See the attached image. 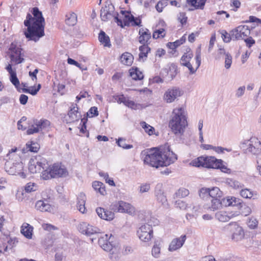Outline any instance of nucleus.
Masks as SVG:
<instances>
[{
  "instance_id": "3c124183",
  "label": "nucleus",
  "mask_w": 261,
  "mask_h": 261,
  "mask_svg": "<svg viewBox=\"0 0 261 261\" xmlns=\"http://www.w3.org/2000/svg\"><path fill=\"white\" fill-rule=\"evenodd\" d=\"M236 200V197H227L226 198H222V206H232V201Z\"/></svg>"
},
{
  "instance_id": "c756f323",
  "label": "nucleus",
  "mask_w": 261,
  "mask_h": 261,
  "mask_svg": "<svg viewBox=\"0 0 261 261\" xmlns=\"http://www.w3.org/2000/svg\"><path fill=\"white\" fill-rule=\"evenodd\" d=\"M35 207L37 210L41 212H48L50 211L51 209L50 205L43 200L37 201Z\"/></svg>"
},
{
  "instance_id": "dca6fc26",
  "label": "nucleus",
  "mask_w": 261,
  "mask_h": 261,
  "mask_svg": "<svg viewBox=\"0 0 261 261\" xmlns=\"http://www.w3.org/2000/svg\"><path fill=\"white\" fill-rule=\"evenodd\" d=\"M182 92L179 88H173L169 89L164 94V99L168 103L172 102L175 99L180 96Z\"/></svg>"
},
{
  "instance_id": "79ce46f5",
  "label": "nucleus",
  "mask_w": 261,
  "mask_h": 261,
  "mask_svg": "<svg viewBox=\"0 0 261 261\" xmlns=\"http://www.w3.org/2000/svg\"><path fill=\"white\" fill-rule=\"evenodd\" d=\"M125 141L126 139L123 138H119L116 140L117 145L123 149H129L133 147V145L126 144Z\"/></svg>"
},
{
  "instance_id": "7c9ffc66",
  "label": "nucleus",
  "mask_w": 261,
  "mask_h": 261,
  "mask_svg": "<svg viewBox=\"0 0 261 261\" xmlns=\"http://www.w3.org/2000/svg\"><path fill=\"white\" fill-rule=\"evenodd\" d=\"M209 192V199H221L223 197V192L218 187H213L211 189L210 188Z\"/></svg>"
},
{
  "instance_id": "680f3d73",
  "label": "nucleus",
  "mask_w": 261,
  "mask_h": 261,
  "mask_svg": "<svg viewBox=\"0 0 261 261\" xmlns=\"http://www.w3.org/2000/svg\"><path fill=\"white\" fill-rule=\"evenodd\" d=\"M258 224V221L255 218H252L247 222L248 227L251 229L256 228Z\"/></svg>"
},
{
  "instance_id": "4be33fe9",
  "label": "nucleus",
  "mask_w": 261,
  "mask_h": 261,
  "mask_svg": "<svg viewBox=\"0 0 261 261\" xmlns=\"http://www.w3.org/2000/svg\"><path fill=\"white\" fill-rule=\"evenodd\" d=\"M211 204H204L203 207L208 211H215L222 207V198L211 199Z\"/></svg>"
},
{
  "instance_id": "6ab92c4d",
  "label": "nucleus",
  "mask_w": 261,
  "mask_h": 261,
  "mask_svg": "<svg viewBox=\"0 0 261 261\" xmlns=\"http://www.w3.org/2000/svg\"><path fill=\"white\" fill-rule=\"evenodd\" d=\"M159 220L155 218L154 217H151L149 220H148L147 223L145 224L142 225L138 231H140L142 232V231L145 232H151V233L153 232L152 226H156L159 224Z\"/></svg>"
},
{
  "instance_id": "473e14b6",
  "label": "nucleus",
  "mask_w": 261,
  "mask_h": 261,
  "mask_svg": "<svg viewBox=\"0 0 261 261\" xmlns=\"http://www.w3.org/2000/svg\"><path fill=\"white\" fill-rule=\"evenodd\" d=\"M121 13L124 15V25L129 26L130 23H133L135 20V17L128 11H121Z\"/></svg>"
},
{
  "instance_id": "39448f33",
  "label": "nucleus",
  "mask_w": 261,
  "mask_h": 261,
  "mask_svg": "<svg viewBox=\"0 0 261 261\" xmlns=\"http://www.w3.org/2000/svg\"><path fill=\"white\" fill-rule=\"evenodd\" d=\"M217 159L211 156H200L190 163V165L196 167H203L206 168H214L218 167V163H216Z\"/></svg>"
},
{
  "instance_id": "c9c22d12",
  "label": "nucleus",
  "mask_w": 261,
  "mask_h": 261,
  "mask_svg": "<svg viewBox=\"0 0 261 261\" xmlns=\"http://www.w3.org/2000/svg\"><path fill=\"white\" fill-rule=\"evenodd\" d=\"M92 187L96 191L102 195L106 193L105 185L101 182L95 181L92 184Z\"/></svg>"
},
{
  "instance_id": "aec40b11",
  "label": "nucleus",
  "mask_w": 261,
  "mask_h": 261,
  "mask_svg": "<svg viewBox=\"0 0 261 261\" xmlns=\"http://www.w3.org/2000/svg\"><path fill=\"white\" fill-rule=\"evenodd\" d=\"M195 60H196V64L197 65V67H196V69H194L193 67V66L190 62H189L188 63H186L185 65H182L183 66L187 67L189 69V70L190 71V74H193L195 73L201 64V49H200V47H199L196 49V51L195 53Z\"/></svg>"
},
{
  "instance_id": "f03ea898",
  "label": "nucleus",
  "mask_w": 261,
  "mask_h": 261,
  "mask_svg": "<svg viewBox=\"0 0 261 261\" xmlns=\"http://www.w3.org/2000/svg\"><path fill=\"white\" fill-rule=\"evenodd\" d=\"M145 154L144 163L156 168L169 166L177 159V155L169 147L163 150L152 148L147 150Z\"/></svg>"
},
{
  "instance_id": "7ed1b4c3",
  "label": "nucleus",
  "mask_w": 261,
  "mask_h": 261,
  "mask_svg": "<svg viewBox=\"0 0 261 261\" xmlns=\"http://www.w3.org/2000/svg\"><path fill=\"white\" fill-rule=\"evenodd\" d=\"M184 109L182 108L175 109L169 122V127L176 136L184 134L188 124Z\"/></svg>"
},
{
  "instance_id": "6e6d98bb",
  "label": "nucleus",
  "mask_w": 261,
  "mask_h": 261,
  "mask_svg": "<svg viewBox=\"0 0 261 261\" xmlns=\"http://www.w3.org/2000/svg\"><path fill=\"white\" fill-rule=\"evenodd\" d=\"M89 225V224L85 222L80 223L78 226L79 231L82 233L85 234L87 229H88Z\"/></svg>"
},
{
  "instance_id": "4d7b16f0",
  "label": "nucleus",
  "mask_w": 261,
  "mask_h": 261,
  "mask_svg": "<svg viewBox=\"0 0 261 261\" xmlns=\"http://www.w3.org/2000/svg\"><path fill=\"white\" fill-rule=\"evenodd\" d=\"M21 90L23 92L29 93L32 95H35L38 93V91L36 89V87L35 86L30 87L29 88H23L21 89Z\"/></svg>"
},
{
  "instance_id": "72a5a7b5",
  "label": "nucleus",
  "mask_w": 261,
  "mask_h": 261,
  "mask_svg": "<svg viewBox=\"0 0 261 261\" xmlns=\"http://www.w3.org/2000/svg\"><path fill=\"white\" fill-rule=\"evenodd\" d=\"M65 22L69 26L74 25L77 22L76 15L74 13H70L66 15Z\"/></svg>"
},
{
  "instance_id": "a18cd8bd",
  "label": "nucleus",
  "mask_w": 261,
  "mask_h": 261,
  "mask_svg": "<svg viewBox=\"0 0 261 261\" xmlns=\"http://www.w3.org/2000/svg\"><path fill=\"white\" fill-rule=\"evenodd\" d=\"M210 188H202L199 190V196L202 199H209Z\"/></svg>"
},
{
  "instance_id": "c85d7f7f",
  "label": "nucleus",
  "mask_w": 261,
  "mask_h": 261,
  "mask_svg": "<svg viewBox=\"0 0 261 261\" xmlns=\"http://www.w3.org/2000/svg\"><path fill=\"white\" fill-rule=\"evenodd\" d=\"M188 5L194 7L195 9L203 10L206 0H186Z\"/></svg>"
},
{
  "instance_id": "f257e3e1",
  "label": "nucleus",
  "mask_w": 261,
  "mask_h": 261,
  "mask_svg": "<svg viewBox=\"0 0 261 261\" xmlns=\"http://www.w3.org/2000/svg\"><path fill=\"white\" fill-rule=\"evenodd\" d=\"M31 12L33 17L28 13L24 21V25L27 27L24 34L29 40L37 42L44 35L45 20L38 8H33Z\"/></svg>"
},
{
  "instance_id": "49530a36",
  "label": "nucleus",
  "mask_w": 261,
  "mask_h": 261,
  "mask_svg": "<svg viewBox=\"0 0 261 261\" xmlns=\"http://www.w3.org/2000/svg\"><path fill=\"white\" fill-rule=\"evenodd\" d=\"M100 232V229L95 226L89 225L88 229H87L85 234L87 236H91Z\"/></svg>"
},
{
  "instance_id": "20e7f679",
  "label": "nucleus",
  "mask_w": 261,
  "mask_h": 261,
  "mask_svg": "<svg viewBox=\"0 0 261 261\" xmlns=\"http://www.w3.org/2000/svg\"><path fill=\"white\" fill-rule=\"evenodd\" d=\"M68 174L66 168L61 164L55 163L52 165L48 164L45 170H43L41 177L43 179L47 180L52 178L66 176Z\"/></svg>"
},
{
  "instance_id": "4468645a",
  "label": "nucleus",
  "mask_w": 261,
  "mask_h": 261,
  "mask_svg": "<svg viewBox=\"0 0 261 261\" xmlns=\"http://www.w3.org/2000/svg\"><path fill=\"white\" fill-rule=\"evenodd\" d=\"M154 193L155 199L159 203L163 205L167 204V199L164 193L162 184L158 183L156 185Z\"/></svg>"
},
{
  "instance_id": "5fc2aeb1",
  "label": "nucleus",
  "mask_w": 261,
  "mask_h": 261,
  "mask_svg": "<svg viewBox=\"0 0 261 261\" xmlns=\"http://www.w3.org/2000/svg\"><path fill=\"white\" fill-rule=\"evenodd\" d=\"M112 235L111 234L110 237H109L108 234H103L102 236H101L100 238L98 239V244L101 247L106 244V243L108 242L110 239V237Z\"/></svg>"
},
{
  "instance_id": "338daca9",
  "label": "nucleus",
  "mask_w": 261,
  "mask_h": 261,
  "mask_svg": "<svg viewBox=\"0 0 261 261\" xmlns=\"http://www.w3.org/2000/svg\"><path fill=\"white\" fill-rule=\"evenodd\" d=\"M178 19L181 23V25H183L187 23V17L186 16V14L185 13H180Z\"/></svg>"
},
{
  "instance_id": "e2e57ef3",
  "label": "nucleus",
  "mask_w": 261,
  "mask_h": 261,
  "mask_svg": "<svg viewBox=\"0 0 261 261\" xmlns=\"http://www.w3.org/2000/svg\"><path fill=\"white\" fill-rule=\"evenodd\" d=\"M86 195L84 193H80L77 197V205H84L86 202Z\"/></svg>"
},
{
  "instance_id": "4c0bfd02",
  "label": "nucleus",
  "mask_w": 261,
  "mask_h": 261,
  "mask_svg": "<svg viewBox=\"0 0 261 261\" xmlns=\"http://www.w3.org/2000/svg\"><path fill=\"white\" fill-rule=\"evenodd\" d=\"M137 233L140 239L145 242H149L153 237V232L151 233V232L148 231L140 232V231H137Z\"/></svg>"
},
{
  "instance_id": "37998d69",
  "label": "nucleus",
  "mask_w": 261,
  "mask_h": 261,
  "mask_svg": "<svg viewBox=\"0 0 261 261\" xmlns=\"http://www.w3.org/2000/svg\"><path fill=\"white\" fill-rule=\"evenodd\" d=\"M10 81L12 84L15 87L19 92H20V89L19 88L20 85L19 81L17 77L16 72L12 73L10 75Z\"/></svg>"
},
{
  "instance_id": "5701e85b",
  "label": "nucleus",
  "mask_w": 261,
  "mask_h": 261,
  "mask_svg": "<svg viewBox=\"0 0 261 261\" xmlns=\"http://www.w3.org/2000/svg\"><path fill=\"white\" fill-rule=\"evenodd\" d=\"M11 53L10 59L11 62H14L16 64H20L24 61V59L21 57V48L18 47L10 48Z\"/></svg>"
},
{
  "instance_id": "f3484780",
  "label": "nucleus",
  "mask_w": 261,
  "mask_h": 261,
  "mask_svg": "<svg viewBox=\"0 0 261 261\" xmlns=\"http://www.w3.org/2000/svg\"><path fill=\"white\" fill-rule=\"evenodd\" d=\"M197 199L193 198L192 199V203L191 204H187L186 202L181 200H178L175 202V205L176 207H179L181 210H186L187 208L192 207L194 212H197L200 210V205L197 204Z\"/></svg>"
},
{
  "instance_id": "393cba45",
  "label": "nucleus",
  "mask_w": 261,
  "mask_h": 261,
  "mask_svg": "<svg viewBox=\"0 0 261 261\" xmlns=\"http://www.w3.org/2000/svg\"><path fill=\"white\" fill-rule=\"evenodd\" d=\"M234 214L225 211H219L215 214L216 218L220 222H227L231 218L234 217Z\"/></svg>"
},
{
  "instance_id": "412c9836",
  "label": "nucleus",
  "mask_w": 261,
  "mask_h": 261,
  "mask_svg": "<svg viewBox=\"0 0 261 261\" xmlns=\"http://www.w3.org/2000/svg\"><path fill=\"white\" fill-rule=\"evenodd\" d=\"M68 115L72 121H77L81 118V114L79 111V108L76 103H73L71 104Z\"/></svg>"
},
{
  "instance_id": "a878e982",
  "label": "nucleus",
  "mask_w": 261,
  "mask_h": 261,
  "mask_svg": "<svg viewBox=\"0 0 261 261\" xmlns=\"http://www.w3.org/2000/svg\"><path fill=\"white\" fill-rule=\"evenodd\" d=\"M129 76L135 81L141 80L144 78V75L138 67H132L129 70Z\"/></svg>"
},
{
  "instance_id": "774afa93",
  "label": "nucleus",
  "mask_w": 261,
  "mask_h": 261,
  "mask_svg": "<svg viewBox=\"0 0 261 261\" xmlns=\"http://www.w3.org/2000/svg\"><path fill=\"white\" fill-rule=\"evenodd\" d=\"M114 98L118 103H123V104H124L125 101L126 99V97H125L123 94H121L120 95H115L114 96Z\"/></svg>"
},
{
  "instance_id": "052dcab7",
  "label": "nucleus",
  "mask_w": 261,
  "mask_h": 261,
  "mask_svg": "<svg viewBox=\"0 0 261 261\" xmlns=\"http://www.w3.org/2000/svg\"><path fill=\"white\" fill-rule=\"evenodd\" d=\"M232 64V57L231 56L227 53L226 54L225 57V67L226 69H229Z\"/></svg>"
},
{
  "instance_id": "864d4df0",
  "label": "nucleus",
  "mask_w": 261,
  "mask_h": 261,
  "mask_svg": "<svg viewBox=\"0 0 261 261\" xmlns=\"http://www.w3.org/2000/svg\"><path fill=\"white\" fill-rule=\"evenodd\" d=\"M150 190V184L149 183L142 184L139 187V192L141 194L148 192Z\"/></svg>"
},
{
  "instance_id": "9d476101",
  "label": "nucleus",
  "mask_w": 261,
  "mask_h": 261,
  "mask_svg": "<svg viewBox=\"0 0 261 261\" xmlns=\"http://www.w3.org/2000/svg\"><path fill=\"white\" fill-rule=\"evenodd\" d=\"M115 8L110 2H107L105 7L100 10V17L102 21H107L115 14Z\"/></svg>"
},
{
  "instance_id": "6e6552de",
  "label": "nucleus",
  "mask_w": 261,
  "mask_h": 261,
  "mask_svg": "<svg viewBox=\"0 0 261 261\" xmlns=\"http://www.w3.org/2000/svg\"><path fill=\"white\" fill-rule=\"evenodd\" d=\"M50 125V122L46 119H34L33 124L30 126L27 131L28 135H32L41 131Z\"/></svg>"
},
{
  "instance_id": "bf43d9fd",
  "label": "nucleus",
  "mask_w": 261,
  "mask_h": 261,
  "mask_svg": "<svg viewBox=\"0 0 261 261\" xmlns=\"http://www.w3.org/2000/svg\"><path fill=\"white\" fill-rule=\"evenodd\" d=\"M246 87L245 86L239 87L235 92V96L239 98L241 97L245 93Z\"/></svg>"
},
{
  "instance_id": "de8ad7c7",
  "label": "nucleus",
  "mask_w": 261,
  "mask_h": 261,
  "mask_svg": "<svg viewBox=\"0 0 261 261\" xmlns=\"http://www.w3.org/2000/svg\"><path fill=\"white\" fill-rule=\"evenodd\" d=\"M161 248L160 244L158 242H155L152 249V254L156 258H158L160 254Z\"/></svg>"
},
{
  "instance_id": "1a4fd4ad",
  "label": "nucleus",
  "mask_w": 261,
  "mask_h": 261,
  "mask_svg": "<svg viewBox=\"0 0 261 261\" xmlns=\"http://www.w3.org/2000/svg\"><path fill=\"white\" fill-rule=\"evenodd\" d=\"M111 209L114 212L132 214L134 212V207L129 203L119 201L111 205Z\"/></svg>"
},
{
  "instance_id": "f704fd0d",
  "label": "nucleus",
  "mask_w": 261,
  "mask_h": 261,
  "mask_svg": "<svg viewBox=\"0 0 261 261\" xmlns=\"http://www.w3.org/2000/svg\"><path fill=\"white\" fill-rule=\"evenodd\" d=\"M240 194L243 198L246 199H251L252 197L253 199H255V198L253 197V196L257 195L256 193L249 189H242L240 192Z\"/></svg>"
},
{
  "instance_id": "bb28decb",
  "label": "nucleus",
  "mask_w": 261,
  "mask_h": 261,
  "mask_svg": "<svg viewBox=\"0 0 261 261\" xmlns=\"http://www.w3.org/2000/svg\"><path fill=\"white\" fill-rule=\"evenodd\" d=\"M33 227L29 224L24 223L22 224L21 229V233L27 239H30L32 237Z\"/></svg>"
},
{
  "instance_id": "603ef678",
  "label": "nucleus",
  "mask_w": 261,
  "mask_h": 261,
  "mask_svg": "<svg viewBox=\"0 0 261 261\" xmlns=\"http://www.w3.org/2000/svg\"><path fill=\"white\" fill-rule=\"evenodd\" d=\"M39 148V145L37 143L31 142V144H27V148L31 152H37Z\"/></svg>"
},
{
  "instance_id": "a211bd4d",
  "label": "nucleus",
  "mask_w": 261,
  "mask_h": 261,
  "mask_svg": "<svg viewBox=\"0 0 261 261\" xmlns=\"http://www.w3.org/2000/svg\"><path fill=\"white\" fill-rule=\"evenodd\" d=\"M96 212L99 217L102 219L111 221L114 218V213L107 209L99 207L96 209Z\"/></svg>"
},
{
  "instance_id": "09e8293b",
  "label": "nucleus",
  "mask_w": 261,
  "mask_h": 261,
  "mask_svg": "<svg viewBox=\"0 0 261 261\" xmlns=\"http://www.w3.org/2000/svg\"><path fill=\"white\" fill-rule=\"evenodd\" d=\"M189 194V190L184 188H180L175 194L177 198L184 197L188 196Z\"/></svg>"
},
{
  "instance_id": "c03bdc74",
  "label": "nucleus",
  "mask_w": 261,
  "mask_h": 261,
  "mask_svg": "<svg viewBox=\"0 0 261 261\" xmlns=\"http://www.w3.org/2000/svg\"><path fill=\"white\" fill-rule=\"evenodd\" d=\"M141 126L144 129L145 132L147 133L149 135H151L153 134V132H154V128L146 123L144 121H142L140 123Z\"/></svg>"
},
{
  "instance_id": "0eeeda50",
  "label": "nucleus",
  "mask_w": 261,
  "mask_h": 261,
  "mask_svg": "<svg viewBox=\"0 0 261 261\" xmlns=\"http://www.w3.org/2000/svg\"><path fill=\"white\" fill-rule=\"evenodd\" d=\"M48 167V163L45 159H31L29 164V170L32 173H36L37 172H42L43 170H45Z\"/></svg>"
},
{
  "instance_id": "e433bc0d",
  "label": "nucleus",
  "mask_w": 261,
  "mask_h": 261,
  "mask_svg": "<svg viewBox=\"0 0 261 261\" xmlns=\"http://www.w3.org/2000/svg\"><path fill=\"white\" fill-rule=\"evenodd\" d=\"M226 184L234 189H241L244 186L239 181L232 178H227L226 179Z\"/></svg>"
},
{
  "instance_id": "423d86ee",
  "label": "nucleus",
  "mask_w": 261,
  "mask_h": 261,
  "mask_svg": "<svg viewBox=\"0 0 261 261\" xmlns=\"http://www.w3.org/2000/svg\"><path fill=\"white\" fill-rule=\"evenodd\" d=\"M5 171L10 175H19L22 178H25L26 175L23 170V165L22 162L13 163L12 161H8L5 165Z\"/></svg>"
},
{
  "instance_id": "0e129e2a",
  "label": "nucleus",
  "mask_w": 261,
  "mask_h": 261,
  "mask_svg": "<svg viewBox=\"0 0 261 261\" xmlns=\"http://www.w3.org/2000/svg\"><path fill=\"white\" fill-rule=\"evenodd\" d=\"M89 114H91L90 117H93V116H97L98 115V112L97 110V108L96 107H91L89 111L87 113V116H89Z\"/></svg>"
},
{
  "instance_id": "13d9d810",
  "label": "nucleus",
  "mask_w": 261,
  "mask_h": 261,
  "mask_svg": "<svg viewBox=\"0 0 261 261\" xmlns=\"http://www.w3.org/2000/svg\"><path fill=\"white\" fill-rule=\"evenodd\" d=\"M124 105L126 107L134 110L137 109L138 107V104L136 103L134 101L130 100L127 98Z\"/></svg>"
},
{
  "instance_id": "58836bf2",
  "label": "nucleus",
  "mask_w": 261,
  "mask_h": 261,
  "mask_svg": "<svg viewBox=\"0 0 261 261\" xmlns=\"http://www.w3.org/2000/svg\"><path fill=\"white\" fill-rule=\"evenodd\" d=\"M193 57V54L192 51H189L185 53L180 60L181 65H185L186 63L190 62L191 60Z\"/></svg>"
},
{
  "instance_id": "2eb2a0df",
  "label": "nucleus",
  "mask_w": 261,
  "mask_h": 261,
  "mask_svg": "<svg viewBox=\"0 0 261 261\" xmlns=\"http://www.w3.org/2000/svg\"><path fill=\"white\" fill-rule=\"evenodd\" d=\"M187 238L186 234L181 235L180 237L173 239L169 244L168 250L173 252L181 248Z\"/></svg>"
},
{
  "instance_id": "a19ab883",
  "label": "nucleus",
  "mask_w": 261,
  "mask_h": 261,
  "mask_svg": "<svg viewBox=\"0 0 261 261\" xmlns=\"http://www.w3.org/2000/svg\"><path fill=\"white\" fill-rule=\"evenodd\" d=\"M220 33L221 34V37L223 41L226 43L229 42L231 40H235L234 38L232 37V31H231V34H228L226 31L224 30L220 31Z\"/></svg>"
},
{
  "instance_id": "ea45409f",
  "label": "nucleus",
  "mask_w": 261,
  "mask_h": 261,
  "mask_svg": "<svg viewBox=\"0 0 261 261\" xmlns=\"http://www.w3.org/2000/svg\"><path fill=\"white\" fill-rule=\"evenodd\" d=\"M169 80H173L176 75L178 70L177 66L174 63L171 64L169 67Z\"/></svg>"
},
{
  "instance_id": "9b49d317",
  "label": "nucleus",
  "mask_w": 261,
  "mask_h": 261,
  "mask_svg": "<svg viewBox=\"0 0 261 261\" xmlns=\"http://www.w3.org/2000/svg\"><path fill=\"white\" fill-rule=\"evenodd\" d=\"M228 228L232 232L231 239L235 241L241 240L244 236V232L242 227L236 222L230 223Z\"/></svg>"
},
{
  "instance_id": "69168bd1",
  "label": "nucleus",
  "mask_w": 261,
  "mask_h": 261,
  "mask_svg": "<svg viewBox=\"0 0 261 261\" xmlns=\"http://www.w3.org/2000/svg\"><path fill=\"white\" fill-rule=\"evenodd\" d=\"M118 14L116 12L115 14L113 16L114 18L115 21L117 23L118 25L121 27V28H123L124 25V20L122 21L121 19L118 18Z\"/></svg>"
},
{
  "instance_id": "cd10ccee",
  "label": "nucleus",
  "mask_w": 261,
  "mask_h": 261,
  "mask_svg": "<svg viewBox=\"0 0 261 261\" xmlns=\"http://www.w3.org/2000/svg\"><path fill=\"white\" fill-rule=\"evenodd\" d=\"M134 60L133 56L128 52L123 53L120 57V61L124 65L130 66Z\"/></svg>"
},
{
  "instance_id": "8fccbe9b",
  "label": "nucleus",
  "mask_w": 261,
  "mask_h": 261,
  "mask_svg": "<svg viewBox=\"0 0 261 261\" xmlns=\"http://www.w3.org/2000/svg\"><path fill=\"white\" fill-rule=\"evenodd\" d=\"M218 163L217 165H219L218 167H214V169H220L221 171L224 173H228L230 170L223 163V161L221 160H216V163Z\"/></svg>"
},
{
  "instance_id": "2f4dec72",
  "label": "nucleus",
  "mask_w": 261,
  "mask_h": 261,
  "mask_svg": "<svg viewBox=\"0 0 261 261\" xmlns=\"http://www.w3.org/2000/svg\"><path fill=\"white\" fill-rule=\"evenodd\" d=\"M98 39L99 41L103 44L104 46L110 47L111 46L109 37L102 31L99 34Z\"/></svg>"
},
{
  "instance_id": "ddd939ff",
  "label": "nucleus",
  "mask_w": 261,
  "mask_h": 261,
  "mask_svg": "<svg viewBox=\"0 0 261 261\" xmlns=\"http://www.w3.org/2000/svg\"><path fill=\"white\" fill-rule=\"evenodd\" d=\"M247 148L246 149V152L251 153L253 154H258L261 150V142L258 141L255 138H252L246 142Z\"/></svg>"
},
{
  "instance_id": "f8f14e48",
  "label": "nucleus",
  "mask_w": 261,
  "mask_h": 261,
  "mask_svg": "<svg viewBox=\"0 0 261 261\" xmlns=\"http://www.w3.org/2000/svg\"><path fill=\"white\" fill-rule=\"evenodd\" d=\"M250 34V31L246 25H240L232 30V37L235 40L244 39Z\"/></svg>"
},
{
  "instance_id": "b1692460",
  "label": "nucleus",
  "mask_w": 261,
  "mask_h": 261,
  "mask_svg": "<svg viewBox=\"0 0 261 261\" xmlns=\"http://www.w3.org/2000/svg\"><path fill=\"white\" fill-rule=\"evenodd\" d=\"M139 42L141 44H149L148 41L151 37V33L146 28H141L139 32Z\"/></svg>"
}]
</instances>
